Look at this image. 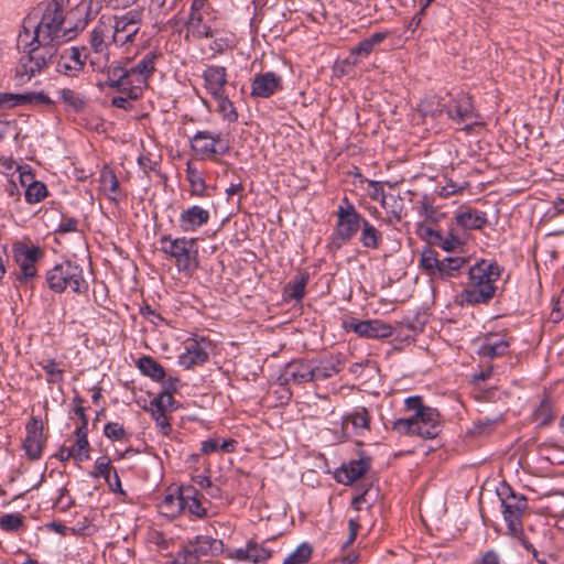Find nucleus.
I'll list each match as a JSON object with an SVG mask.
<instances>
[{
    "label": "nucleus",
    "instance_id": "nucleus-19",
    "mask_svg": "<svg viewBox=\"0 0 564 564\" xmlns=\"http://www.w3.org/2000/svg\"><path fill=\"white\" fill-rule=\"evenodd\" d=\"M282 89L281 76L268 72L257 75L251 83V97L269 98Z\"/></svg>",
    "mask_w": 564,
    "mask_h": 564
},
{
    "label": "nucleus",
    "instance_id": "nucleus-11",
    "mask_svg": "<svg viewBox=\"0 0 564 564\" xmlns=\"http://www.w3.org/2000/svg\"><path fill=\"white\" fill-rule=\"evenodd\" d=\"M221 540L209 535H197L188 541L175 557V564H196L204 556H213L221 551Z\"/></svg>",
    "mask_w": 564,
    "mask_h": 564
},
{
    "label": "nucleus",
    "instance_id": "nucleus-7",
    "mask_svg": "<svg viewBox=\"0 0 564 564\" xmlns=\"http://www.w3.org/2000/svg\"><path fill=\"white\" fill-rule=\"evenodd\" d=\"M46 282L48 288L56 293H62L67 289L75 293H83L88 289L83 269L70 261H64L48 270Z\"/></svg>",
    "mask_w": 564,
    "mask_h": 564
},
{
    "label": "nucleus",
    "instance_id": "nucleus-4",
    "mask_svg": "<svg viewBox=\"0 0 564 564\" xmlns=\"http://www.w3.org/2000/svg\"><path fill=\"white\" fill-rule=\"evenodd\" d=\"M500 276L501 269L497 263L477 262L469 269V282L456 295L455 302L459 305L487 304L496 294V282Z\"/></svg>",
    "mask_w": 564,
    "mask_h": 564
},
{
    "label": "nucleus",
    "instance_id": "nucleus-30",
    "mask_svg": "<svg viewBox=\"0 0 564 564\" xmlns=\"http://www.w3.org/2000/svg\"><path fill=\"white\" fill-rule=\"evenodd\" d=\"M184 511L196 518H205L207 509L204 507L203 496L193 486H184Z\"/></svg>",
    "mask_w": 564,
    "mask_h": 564
},
{
    "label": "nucleus",
    "instance_id": "nucleus-56",
    "mask_svg": "<svg viewBox=\"0 0 564 564\" xmlns=\"http://www.w3.org/2000/svg\"><path fill=\"white\" fill-rule=\"evenodd\" d=\"M105 435L112 441H120L126 436V431L122 425L117 422H110L105 425Z\"/></svg>",
    "mask_w": 564,
    "mask_h": 564
},
{
    "label": "nucleus",
    "instance_id": "nucleus-43",
    "mask_svg": "<svg viewBox=\"0 0 564 564\" xmlns=\"http://www.w3.org/2000/svg\"><path fill=\"white\" fill-rule=\"evenodd\" d=\"M140 371L154 380H162L165 376L163 367L152 357H141L138 360Z\"/></svg>",
    "mask_w": 564,
    "mask_h": 564
},
{
    "label": "nucleus",
    "instance_id": "nucleus-41",
    "mask_svg": "<svg viewBox=\"0 0 564 564\" xmlns=\"http://www.w3.org/2000/svg\"><path fill=\"white\" fill-rule=\"evenodd\" d=\"M463 257H448L441 260L437 276L442 279L453 278L466 264Z\"/></svg>",
    "mask_w": 564,
    "mask_h": 564
},
{
    "label": "nucleus",
    "instance_id": "nucleus-37",
    "mask_svg": "<svg viewBox=\"0 0 564 564\" xmlns=\"http://www.w3.org/2000/svg\"><path fill=\"white\" fill-rule=\"evenodd\" d=\"M310 275L307 272H299L285 286V300H301L305 294V289L308 283Z\"/></svg>",
    "mask_w": 564,
    "mask_h": 564
},
{
    "label": "nucleus",
    "instance_id": "nucleus-62",
    "mask_svg": "<svg viewBox=\"0 0 564 564\" xmlns=\"http://www.w3.org/2000/svg\"><path fill=\"white\" fill-rule=\"evenodd\" d=\"M218 447H219L218 438H209L202 443V452L205 455H208L210 453L218 451Z\"/></svg>",
    "mask_w": 564,
    "mask_h": 564
},
{
    "label": "nucleus",
    "instance_id": "nucleus-54",
    "mask_svg": "<svg viewBox=\"0 0 564 564\" xmlns=\"http://www.w3.org/2000/svg\"><path fill=\"white\" fill-rule=\"evenodd\" d=\"M173 402H174L173 395L170 392L164 391V392H161L158 397H155L150 402V406L167 411V410L172 409Z\"/></svg>",
    "mask_w": 564,
    "mask_h": 564
},
{
    "label": "nucleus",
    "instance_id": "nucleus-39",
    "mask_svg": "<svg viewBox=\"0 0 564 564\" xmlns=\"http://www.w3.org/2000/svg\"><path fill=\"white\" fill-rule=\"evenodd\" d=\"M340 360L335 358L325 359L318 366L313 365L314 380H324L340 371Z\"/></svg>",
    "mask_w": 564,
    "mask_h": 564
},
{
    "label": "nucleus",
    "instance_id": "nucleus-36",
    "mask_svg": "<svg viewBox=\"0 0 564 564\" xmlns=\"http://www.w3.org/2000/svg\"><path fill=\"white\" fill-rule=\"evenodd\" d=\"M509 346L510 344L506 338L491 336L479 347L478 354L482 357L496 358L505 355Z\"/></svg>",
    "mask_w": 564,
    "mask_h": 564
},
{
    "label": "nucleus",
    "instance_id": "nucleus-27",
    "mask_svg": "<svg viewBox=\"0 0 564 564\" xmlns=\"http://www.w3.org/2000/svg\"><path fill=\"white\" fill-rule=\"evenodd\" d=\"M184 486H181L174 491L169 492L164 496L163 500L159 505L161 513L169 518H176L184 512Z\"/></svg>",
    "mask_w": 564,
    "mask_h": 564
},
{
    "label": "nucleus",
    "instance_id": "nucleus-35",
    "mask_svg": "<svg viewBox=\"0 0 564 564\" xmlns=\"http://www.w3.org/2000/svg\"><path fill=\"white\" fill-rule=\"evenodd\" d=\"M368 468L369 462L367 459L352 460L337 473V480L343 484H350L362 477Z\"/></svg>",
    "mask_w": 564,
    "mask_h": 564
},
{
    "label": "nucleus",
    "instance_id": "nucleus-40",
    "mask_svg": "<svg viewBox=\"0 0 564 564\" xmlns=\"http://www.w3.org/2000/svg\"><path fill=\"white\" fill-rule=\"evenodd\" d=\"M100 187L102 192L112 200H117L120 194L119 181L116 174L110 170H105L100 174Z\"/></svg>",
    "mask_w": 564,
    "mask_h": 564
},
{
    "label": "nucleus",
    "instance_id": "nucleus-47",
    "mask_svg": "<svg viewBox=\"0 0 564 564\" xmlns=\"http://www.w3.org/2000/svg\"><path fill=\"white\" fill-rule=\"evenodd\" d=\"M441 260L437 259V253L431 248L423 250L420 258L421 268L432 276H437Z\"/></svg>",
    "mask_w": 564,
    "mask_h": 564
},
{
    "label": "nucleus",
    "instance_id": "nucleus-60",
    "mask_svg": "<svg viewBox=\"0 0 564 564\" xmlns=\"http://www.w3.org/2000/svg\"><path fill=\"white\" fill-rule=\"evenodd\" d=\"M74 403H75V408H74V413L76 415L79 416V419L82 420V425L80 426H85V429H87V423H88V420H87V416L85 414V409L83 406V400L78 397H76L74 399Z\"/></svg>",
    "mask_w": 564,
    "mask_h": 564
},
{
    "label": "nucleus",
    "instance_id": "nucleus-32",
    "mask_svg": "<svg viewBox=\"0 0 564 564\" xmlns=\"http://www.w3.org/2000/svg\"><path fill=\"white\" fill-rule=\"evenodd\" d=\"M446 111L448 117L457 122H462L474 117L470 98L466 95H460L454 99L453 104Z\"/></svg>",
    "mask_w": 564,
    "mask_h": 564
},
{
    "label": "nucleus",
    "instance_id": "nucleus-1",
    "mask_svg": "<svg viewBox=\"0 0 564 564\" xmlns=\"http://www.w3.org/2000/svg\"><path fill=\"white\" fill-rule=\"evenodd\" d=\"M63 24L64 17L61 4L56 1L47 3L40 21H37L36 14H29L24 19L17 40L18 47L25 50L32 43H37L58 48V45L64 42L65 35L72 31L64 28Z\"/></svg>",
    "mask_w": 564,
    "mask_h": 564
},
{
    "label": "nucleus",
    "instance_id": "nucleus-49",
    "mask_svg": "<svg viewBox=\"0 0 564 564\" xmlns=\"http://www.w3.org/2000/svg\"><path fill=\"white\" fill-rule=\"evenodd\" d=\"M311 555V545L307 543H302L283 560V564H305L310 560Z\"/></svg>",
    "mask_w": 564,
    "mask_h": 564
},
{
    "label": "nucleus",
    "instance_id": "nucleus-10",
    "mask_svg": "<svg viewBox=\"0 0 564 564\" xmlns=\"http://www.w3.org/2000/svg\"><path fill=\"white\" fill-rule=\"evenodd\" d=\"M111 43L110 34L105 31V25L100 23L96 25L89 39L91 51L87 53V59L94 72H108L111 66V64H109Z\"/></svg>",
    "mask_w": 564,
    "mask_h": 564
},
{
    "label": "nucleus",
    "instance_id": "nucleus-28",
    "mask_svg": "<svg viewBox=\"0 0 564 564\" xmlns=\"http://www.w3.org/2000/svg\"><path fill=\"white\" fill-rule=\"evenodd\" d=\"M235 553L238 560L253 564H264L272 555L267 546L253 542H249L245 549H237Z\"/></svg>",
    "mask_w": 564,
    "mask_h": 564
},
{
    "label": "nucleus",
    "instance_id": "nucleus-59",
    "mask_svg": "<svg viewBox=\"0 0 564 564\" xmlns=\"http://www.w3.org/2000/svg\"><path fill=\"white\" fill-rule=\"evenodd\" d=\"M21 172V166L12 159H0V172L9 174L11 171Z\"/></svg>",
    "mask_w": 564,
    "mask_h": 564
},
{
    "label": "nucleus",
    "instance_id": "nucleus-13",
    "mask_svg": "<svg viewBox=\"0 0 564 564\" xmlns=\"http://www.w3.org/2000/svg\"><path fill=\"white\" fill-rule=\"evenodd\" d=\"M336 215L337 224L334 237L341 242H348L358 232L365 219L346 197L338 206Z\"/></svg>",
    "mask_w": 564,
    "mask_h": 564
},
{
    "label": "nucleus",
    "instance_id": "nucleus-42",
    "mask_svg": "<svg viewBox=\"0 0 564 564\" xmlns=\"http://www.w3.org/2000/svg\"><path fill=\"white\" fill-rule=\"evenodd\" d=\"M445 111L444 105H442L437 96H430L424 98L419 105V112L422 117L437 118Z\"/></svg>",
    "mask_w": 564,
    "mask_h": 564
},
{
    "label": "nucleus",
    "instance_id": "nucleus-20",
    "mask_svg": "<svg viewBox=\"0 0 564 564\" xmlns=\"http://www.w3.org/2000/svg\"><path fill=\"white\" fill-rule=\"evenodd\" d=\"M349 328L356 334L366 338H388L392 335L393 328L380 319L351 322Z\"/></svg>",
    "mask_w": 564,
    "mask_h": 564
},
{
    "label": "nucleus",
    "instance_id": "nucleus-9",
    "mask_svg": "<svg viewBox=\"0 0 564 564\" xmlns=\"http://www.w3.org/2000/svg\"><path fill=\"white\" fill-rule=\"evenodd\" d=\"M498 495L501 498L502 513L509 534L521 539L523 535L522 518L528 509L527 497L516 494L509 486H503Z\"/></svg>",
    "mask_w": 564,
    "mask_h": 564
},
{
    "label": "nucleus",
    "instance_id": "nucleus-34",
    "mask_svg": "<svg viewBox=\"0 0 564 564\" xmlns=\"http://www.w3.org/2000/svg\"><path fill=\"white\" fill-rule=\"evenodd\" d=\"M387 37L386 33H373L370 37L362 40L350 51L349 59L352 64H357L360 59L367 57L373 47Z\"/></svg>",
    "mask_w": 564,
    "mask_h": 564
},
{
    "label": "nucleus",
    "instance_id": "nucleus-15",
    "mask_svg": "<svg viewBox=\"0 0 564 564\" xmlns=\"http://www.w3.org/2000/svg\"><path fill=\"white\" fill-rule=\"evenodd\" d=\"M87 57L85 47H67L61 53L57 70L65 76L76 77L83 72Z\"/></svg>",
    "mask_w": 564,
    "mask_h": 564
},
{
    "label": "nucleus",
    "instance_id": "nucleus-29",
    "mask_svg": "<svg viewBox=\"0 0 564 564\" xmlns=\"http://www.w3.org/2000/svg\"><path fill=\"white\" fill-rule=\"evenodd\" d=\"M19 180L22 186H26L25 200L30 204L41 202L46 195V186L39 181H33L31 172H20Z\"/></svg>",
    "mask_w": 564,
    "mask_h": 564
},
{
    "label": "nucleus",
    "instance_id": "nucleus-46",
    "mask_svg": "<svg viewBox=\"0 0 564 564\" xmlns=\"http://www.w3.org/2000/svg\"><path fill=\"white\" fill-rule=\"evenodd\" d=\"M186 178L191 184V194L198 197L204 196L206 183L199 172L191 163H187Z\"/></svg>",
    "mask_w": 564,
    "mask_h": 564
},
{
    "label": "nucleus",
    "instance_id": "nucleus-2",
    "mask_svg": "<svg viewBox=\"0 0 564 564\" xmlns=\"http://www.w3.org/2000/svg\"><path fill=\"white\" fill-rule=\"evenodd\" d=\"M160 58L161 53L153 50L139 59L127 63L126 66L112 63L108 69L109 86L118 90H127L130 99H138L143 89L149 86V79L156 70Z\"/></svg>",
    "mask_w": 564,
    "mask_h": 564
},
{
    "label": "nucleus",
    "instance_id": "nucleus-6",
    "mask_svg": "<svg viewBox=\"0 0 564 564\" xmlns=\"http://www.w3.org/2000/svg\"><path fill=\"white\" fill-rule=\"evenodd\" d=\"M22 51L25 54L20 57L15 68V79L20 84L30 82L31 78L41 73L57 54V48L50 45H39L37 43H32L28 48Z\"/></svg>",
    "mask_w": 564,
    "mask_h": 564
},
{
    "label": "nucleus",
    "instance_id": "nucleus-18",
    "mask_svg": "<svg viewBox=\"0 0 564 564\" xmlns=\"http://www.w3.org/2000/svg\"><path fill=\"white\" fill-rule=\"evenodd\" d=\"M43 424L42 421L32 417L26 424V436L23 441V448L31 459L40 458L43 449Z\"/></svg>",
    "mask_w": 564,
    "mask_h": 564
},
{
    "label": "nucleus",
    "instance_id": "nucleus-31",
    "mask_svg": "<svg viewBox=\"0 0 564 564\" xmlns=\"http://www.w3.org/2000/svg\"><path fill=\"white\" fill-rule=\"evenodd\" d=\"M455 220L465 230L481 229L487 221L484 213L470 208L457 212Z\"/></svg>",
    "mask_w": 564,
    "mask_h": 564
},
{
    "label": "nucleus",
    "instance_id": "nucleus-24",
    "mask_svg": "<svg viewBox=\"0 0 564 564\" xmlns=\"http://www.w3.org/2000/svg\"><path fill=\"white\" fill-rule=\"evenodd\" d=\"M182 1L183 0H151L149 12L155 19L156 24H164L176 15Z\"/></svg>",
    "mask_w": 564,
    "mask_h": 564
},
{
    "label": "nucleus",
    "instance_id": "nucleus-55",
    "mask_svg": "<svg viewBox=\"0 0 564 564\" xmlns=\"http://www.w3.org/2000/svg\"><path fill=\"white\" fill-rule=\"evenodd\" d=\"M150 411H151L153 419L156 422V425L160 427V430L163 432V434H165V435L169 434V432L171 431V424L165 414L166 411L160 410L156 408H152V406H150Z\"/></svg>",
    "mask_w": 564,
    "mask_h": 564
},
{
    "label": "nucleus",
    "instance_id": "nucleus-25",
    "mask_svg": "<svg viewBox=\"0 0 564 564\" xmlns=\"http://www.w3.org/2000/svg\"><path fill=\"white\" fill-rule=\"evenodd\" d=\"M0 104H10L11 106L20 105H47L54 101L43 91L25 93V94H3L0 96Z\"/></svg>",
    "mask_w": 564,
    "mask_h": 564
},
{
    "label": "nucleus",
    "instance_id": "nucleus-61",
    "mask_svg": "<svg viewBox=\"0 0 564 564\" xmlns=\"http://www.w3.org/2000/svg\"><path fill=\"white\" fill-rule=\"evenodd\" d=\"M494 425L495 421L492 420L478 421L477 423H475V433L478 435L489 433L490 431H492Z\"/></svg>",
    "mask_w": 564,
    "mask_h": 564
},
{
    "label": "nucleus",
    "instance_id": "nucleus-52",
    "mask_svg": "<svg viewBox=\"0 0 564 564\" xmlns=\"http://www.w3.org/2000/svg\"><path fill=\"white\" fill-rule=\"evenodd\" d=\"M23 523V519L18 513L4 514L0 519V527L4 531H17Z\"/></svg>",
    "mask_w": 564,
    "mask_h": 564
},
{
    "label": "nucleus",
    "instance_id": "nucleus-5",
    "mask_svg": "<svg viewBox=\"0 0 564 564\" xmlns=\"http://www.w3.org/2000/svg\"><path fill=\"white\" fill-rule=\"evenodd\" d=\"M160 251L166 259L174 262L180 272L192 275L199 265L198 239L187 237H172L164 235L160 238Z\"/></svg>",
    "mask_w": 564,
    "mask_h": 564
},
{
    "label": "nucleus",
    "instance_id": "nucleus-53",
    "mask_svg": "<svg viewBox=\"0 0 564 564\" xmlns=\"http://www.w3.org/2000/svg\"><path fill=\"white\" fill-rule=\"evenodd\" d=\"M436 237L438 238L437 245L445 251H455L462 246V241L452 234L442 236L441 234L437 232Z\"/></svg>",
    "mask_w": 564,
    "mask_h": 564
},
{
    "label": "nucleus",
    "instance_id": "nucleus-58",
    "mask_svg": "<svg viewBox=\"0 0 564 564\" xmlns=\"http://www.w3.org/2000/svg\"><path fill=\"white\" fill-rule=\"evenodd\" d=\"M368 184H369V186L373 187L372 198L380 199L382 207L388 208V204H389L388 197L389 196H387L384 194L381 183L377 182V181H369Z\"/></svg>",
    "mask_w": 564,
    "mask_h": 564
},
{
    "label": "nucleus",
    "instance_id": "nucleus-45",
    "mask_svg": "<svg viewBox=\"0 0 564 564\" xmlns=\"http://www.w3.org/2000/svg\"><path fill=\"white\" fill-rule=\"evenodd\" d=\"M61 100L66 107L78 112L85 107V96L70 88H63L58 91Z\"/></svg>",
    "mask_w": 564,
    "mask_h": 564
},
{
    "label": "nucleus",
    "instance_id": "nucleus-23",
    "mask_svg": "<svg viewBox=\"0 0 564 564\" xmlns=\"http://www.w3.org/2000/svg\"><path fill=\"white\" fill-rule=\"evenodd\" d=\"M343 432L347 435H362L370 429V414L367 409L361 408L348 414L343 420Z\"/></svg>",
    "mask_w": 564,
    "mask_h": 564
},
{
    "label": "nucleus",
    "instance_id": "nucleus-50",
    "mask_svg": "<svg viewBox=\"0 0 564 564\" xmlns=\"http://www.w3.org/2000/svg\"><path fill=\"white\" fill-rule=\"evenodd\" d=\"M95 468V477H102L108 484H111V473L115 470V468L110 465V458L107 456L97 458Z\"/></svg>",
    "mask_w": 564,
    "mask_h": 564
},
{
    "label": "nucleus",
    "instance_id": "nucleus-48",
    "mask_svg": "<svg viewBox=\"0 0 564 564\" xmlns=\"http://www.w3.org/2000/svg\"><path fill=\"white\" fill-rule=\"evenodd\" d=\"M40 366L46 373L47 382L58 383L63 381L65 370L54 359H44L40 362Z\"/></svg>",
    "mask_w": 564,
    "mask_h": 564
},
{
    "label": "nucleus",
    "instance_id": "nucleus-63",
    "mask_svg": "<svg viewBox=\"0 0 564 564\" xmlns=\"http://www.w3.org/2000/svg\"><path fill=\"white\" fill-rule=\"evenodd\" d=\"M564 306L562 305V302L557 300L554 305L553 310L551 312V318L553 322H560L564 316Z\"/></svg>",
    "mask_w": 564,
    "mask_h": 564
},
{
    "label": "nucleus",
    "instance_id": "nucleus-17",
    "mask_svg": "<svg viewBox=\"0 0 564 564\" xmlns=\"http://www.w3.org/2000/svg\"><path fill=\"white\" fill-rule=\"evenodd\" d=\"M280 379L286 384H302L314 380L313 364L304 360H294L288 364Z\"/></svg>",
    "mask_w": 564,
    "mask_h": 564
},
{
    "label": "nucleus",
    "instance_id": "nucleus-12",
    "mask_svg": "<svg viewBox=\"0 0 564 564\" xmlns=\"http://www.w3.org/2000/svg\"><path fill=\"white\" fill-rule=\"evenodd\" d=\"M191 149L199 160H215L228 153L229 144L223 140L220 133L202 130L192 137Z\"/></svg>",
    "mask_w": 564,
    "mask_h": 564
},
{
    "label": "nucleus",
    "instance_id": "nucleus-8",
    "mask_svg": "<svg viewBox=\"0 0 564 564\" xmlns=\"http://www.w3.org/2000/svg\"><path fill=\"white\" fill-rule=\"evenodd\" d=\"M105 31L110 34L112 43L117 46L132 44L142 25V13L138 10L129 11L122 15H115L100 21Z\"/></svg>",
    "mask_w": 564,
    "mask_h": 564
},
{
    "label": "nucleus",
    "instance_id": "nucleus-16",
    "mask_svg": "<svg viewBox=\"0 0 564 564\" xmlns=\"http://www.w3.org/2000/svg\"><path fill=\"white\" fill-rule=\"evenodd\" d=\"M210 341L205 338L189 339L185 343L184 352L178 357V362L186 369L204 365L209 357Z\"/></svg>",
    "mask_w": 564,
    "mask_h": 564
},
{
    "label": "nucleus",
    "instance_id": "nucleus-21",
    "mask_svg": "<svg viewBox=\"0 0 564 564\" xmlns=\"http://www.w3.org/2000/svg\"><path fill=\"white\" fill-rule=\"evenodd\" d=\"M209 218L210 215L207 209L194 205L181 213L178 218L180 228L185 232H193L206 225Z\"/></svg>",
    "mask_w": 564,
    "mask_h": 564
},
{
    "label": "nucleus",
    "instance_id": "nucleus-14",
    "mask_svg": "<svg viewBox=\"0 0 564 564\" xmlns=\"http://www.w3.org/2000/svg\"><path fill=\"white\" fill-rule=\"evenodd\" d=\"M13 257L20 268L21 276L29 280L36 275L35 264L43 257V251L36 246L19 243L13 246Z\"/></svg>",
    "mask_w": 564,
    "mask_h": 564
},
{
    "label": "nucleus",
    "instance_id": "nucleus-33",
    "mask_svg": "<svg viewBox=\"0 0 564 564\" xmlns=\"http://www.w3.org/2000/svg\"><path fill=\"white\" fill-rule=\"evenodd\" d=\"M76 442L68 447L66 457H72L77 462H84L89 458V443L87 438V429L79 426L76 429Z\"/></svg>",
    "mask_w": 564,
    "mask_h": 564
},
{
    "label": "nucleus",
    "instance_id": "nucleus-51",
    "mask_svg": "<svg viewBox=\"0 0 564 564\" xmlns=\"http://www.w3.org/2000/svg\"><path fill=\"white\" fill-rule=\"evenodd\" d=\"M546 509L555 517L564 516V494L554 492L549 496Z\"/></svg>",
    "mask_w": 564,
    "mask_h": 564
},
{
    "label": "nucleus",
    "instance_id": "nucleus-38",
    "mask_svg": "<svg viewBox=\"0 0 564 564\" xmlns=\"http://www.w3.org/2000/svg\"><path fill=\"white\" fill-rule=\"evenodd\" d=\"M216 101V111L223 117V119L229 123H234L238 120V112L232 101L228 98L226 93L214 96Z\"/></svg>",
    "mask_w": 564,
    "mask_h": 564
},
{
    "label": "nucleus",
    "instance_id": "nucleus-22",
    "mask_svg": "<svg viewBox=\"0 0 564 564\" xmlns=\"http://www.w3.org/2000/svg\"><path fill=\"white\" fill-rule=\"evenodd\" d=\"M204 87L212 97L224 94L227 85V72L224 66H208L204 73Z\"/></svg>",
    "mask_w": 564,
    "mask_h": 564
},
{
    "label": "nucleus",
    "instance_id": "nucleus-57",
    "mask_svg": "<svg viewBox=\"0 0 564 564\" xmlns=\"http://www.w3.org/2000/svg\"><path fill=\"white\" fill-rule=\"evenodd\" d=\"M389 199H391L393 202V204L391 205V209H389V207L386 208L388 210V213L390 214L389 221L390 223L400 221L402 218L401 199L393 195H389L388 200Z\"/></svg>",
    "mask_w": 564,
    "mask_h": 564
},
{
    "label": "nucleus",
    "instance_id": "nucleus-44",
    "mask_svg": "<svg viewBox=\"0 0 564 564\" xmlns=\"http://www.w3.org/2000/svg\"><path fill=\"white\" fill-rule=\"evenodd\" d=\"M360 242L369 249H377L381 242V234L368 221L362 220Z\"/></svg>",
    "mask_w": 564,
    "mask_h": 564
},
{
    "label": "nucleus",
    "instance_id": "nucleus-64",
    "mask_svg": "<svg viewBox=\"0 0 564 564\" xmlns=\"http://www.w3.org/2000/svg\"><path fill=\"white\" fill-rule=\"evenodd\" d=\"M480 564H500V560L496 552L488 551L482 555Z\"/></svg>",
    "mask_w": 564,
    "mask_h": 564
},
{
    "label": "nucleus",
    "instance_id": "nucleus-26",
    "mask_svg": "<svg viewBox=\"0 0 564 564\" xmlns=\"http://www.w3.org/2000/svg\"><path fill=\"white\" fill-rule=\"evenodd\" d=\"M204 10V8L194 9V4H191L189 14L185 23L187 33L196 39H209L215 34L209 25L203 23Z\"/></svg>",
    "mask_w": 564,
    "mask_h": 564
},
{
    "label": "nucleus",
    "instance_id": "nucleus-3",
    "mask_svg": "<svg viewBox=\"0 0 564 564\" xmlns=\"http://www.w3.org/2000/svg\"><path fill=\"white\" fill-rule=\"evenodd\" d=\"M404 409L413 412L409 417L397 419L392 430L400 435L417 436L422 440H433L442 431L441 414L423 403L420 395L409 397L404 401Z\"/></svg>",
    "mask_w": 564,
    "mask_h": 564
}]
</instances>
